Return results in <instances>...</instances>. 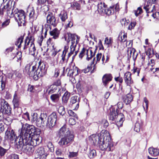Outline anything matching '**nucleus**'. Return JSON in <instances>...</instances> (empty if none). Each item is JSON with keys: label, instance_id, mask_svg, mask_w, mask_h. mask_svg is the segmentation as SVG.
Here are the masks:
<instances>
[{"label": "nucleus", "instance_id": "15", "mask_svg": "<svg viewBox=\"0 0 159 159\" xmlns=\"http://www.w3.org/2000/svg\"><path fill=\"white\" fill-rule=\"evenodd\" d=\"M47 116L46 114H41L40 117L36 120V123L37 125L39 127L46 125V120Z\"/></svg>", "mask_w": 159, "mask_h": 159}, {"label": "nucleus", "instance_id": "2", "mask_svg": "<svg viewBox=\"0 0 159 159\" xmlns=\"http://www.w3.org/2000/svg\"><path fill=\"white\" fill-rule=\"evenodd\" d=\"M12 1L9 0L6 6H4L2 9L3 11L6 10L7 11V14H13L16 20H17L19 26H21L22 24L24 25L25 22V16L24 11L22 10H18L17 8L14 10L12 9L11 10V3Z\"/></svg>", "mask_w": 159, "mask_h": 159}, {"label": "nucleus", "instance_id": "7", "mask_svg": "<svg viewBox=\"0 0 159 159\" xmlns=\"http://www.w3.org/2000/svg\"><path fill=\"white\" fill-rule=\"evenodd\" d=\"M118 111L117 108L115 110L114 108H111L109 114V119L111 120H114L117 116V120H119L117 122L116 125L118 126L121 127L122 125L123 122L125 120V118L122 113L118 114Z\"/></svg>", "mask_w": 159, "mask_h": 159}, {"label": "nucleus", "instance_id": "14", "mask_svg": "<svg viewBox=\"0 0 159 159\" xmlns=\"http://www.w3.org/2000/svg\"><path fill=\"white\" fill-rule=\"evenodd\" d=\"M47 21L48 23L54 27L56 26L58 22V20H56L54 15L50 12L48 13L47 16Z\"/></svg>", "mask_w": 159, "mask_h": 159}, {"label": "nucleus", "instance_id": "19", "mask_svg": "<svg viewBox=\"0 0 159 159\" xmlns=\"http://www.w3.org/2000/svg\"><path fill=\"white\" fill-rule=\"evenodd\" d=\"M131 74L129 72H126L124 74V79L127 85H130L133 83V81L131 77Z\"/></svg>", "mask_w": 159, "mask_h": 159}, {"label": "nucleus", "instance_id": "51", "mask_svg": "<svg viewBox=\"0 0 159 159\" xmlns=\"http://www.w3.org/2000/svg\"><path fill=\"white\" fill-rule=\"evenodd\" d=\"M141 126L138 122H136L135 125V127L134 128V130L138 132L140 131Z\"/></svg>", "mask_w": 159, "mask_h": 159}, {"label": "nucleus", "instance_id": "53", "mask_svg": "<svg viewBox=\"0 0 159 159\" xmlns=\"http://www.w3.org/2000/svg\"><path fill=\"white\" fill-rule=\"evenodd\" d=\"M8 159H19V156L15 154H12L8 156Z\"/></svg>", "mask_w": 159, "mask_h": 159}, {"label": "nucleus", "instance_id": "32", "mask_svg": "<svg viewBox=\"0 0 159 159\" xmlns=\"http://www.w3.org/2000/svg\"><path fill=\"white\" fill-rule=\"evenodd\" d=\"M86 52L87 55V60L88 61L91 59L95 55V53H93L91 50L86 49Z\"/></svg>", "mask_w": 159, "mask_h": 159}, {"label": "nucleus", "instance_id": "41", "mask_svg": "<svg viewBox=\"0 0 159 159\" xmlns=\"http://www.w3.org/2000/svg\"><path fill=\"white\" fill-rule=\"evenodd\" d=\"M7 150L8 149H5L0 146V157L4 156Z\"/></svg>", "mask_w": 159, "mask_h": 159}, {"label": "nucleus", "instance_id": "20", "mask_svg": "<svg viewBox=\"0 0 159 159\" xmlns=\"http://www.w3.org/2000/svg\"><path fill=\"white\" fill-rule=\"evenodd\" d=\"M112 76L111 74H106L104 75L102 78V82L104 86L107 84L111 80Z\"/></svg>", "mask_w": 159, "mask_h": 159}, {"label": "nucleus", "instance_id": "33", "mask_svg": "<svg viewBox=\"0 0 159 159\" xmlns=\"http://www.w3.org/2000/svg\"><path fill=\"white\" fill-rule=\"evenodd\" d=\"M49 88L50 89L48 91V94H51L55 92L57 89H58L59 91L60 89V88H58L56 86L52 84L50 85Z\"/></svg>", "mask_w": 159, "mask_h": 159}, {"label": "nucleus", "instance_id": "30", "mask_svg": "<svg viewBox=\"0 0 159 159\" xmlns=\"http://www.w3.org/2000/svg\"><path fill=\"white\" fill-rule=\"evenodd\" d=\"M149 3V4L144 6L143 7V8L145 10L147 13L152 12L153 11V9L155 8V5H152V4Z\"/></svg>", "mask_w": 159, "mask_h": 159}, {"label": "nucleus", "instance_id": "42", "mask_svg": "<svg viewBox=\"0 0 159 159\" xmlns=\"http://www.w3.org/2000/svg\"><path fill=\"white\" fill-rule=\"evenodd\" d=\"M52 47L53 49L51 50V55L52 57H54L56 55L57 52H60L61 50L59 49L58 51H57V50L56 49V48H54V45H53Z\"/></svg>", "mask_w": 159, "mask_h": 159}, {"label": "nucleus", "instance_id": "22", "mask_svg": "<svg viewBox=\"0 0 159 159\" xmlns=\"http://www.w3.org/2000/svg\"><path fill=\"white\" fill-rule=\"evenodd\" d=\"M70 93L66 91L64 94L62 98V104L64 105H67L68 100L70 98Z\"/></svg>", "mask_w": 159, "mask_h": 159}, {"label": "nucleus", "instance_id": "47", "mask_svg": "<svg viewBox=\"0 0 159 159\" xmlns=\"http://www.w3.org/2000/svg\"><path fill=\"white\" fill-rule=\"evenodd\" d=\"M63 152H65L64 148H58L57 149L56 152V154L58 156H60L62 154Z\"/></svg>", "mask_w": 159, "mask_h": 159}, {"label": "nucleus", "instance_id": "27", "mask_svg": "<svg viewBox=\"0 0 159 159\" xmlns=\"http://www.w3.org/2000/svg\"><path fill=\"white\" fill-rule=\"evenodd\" d=\"M50 35L52 36V38L56 39L58 38L59 34V31L57 29H55L52 31H49Z\"/></svg>", "mask_w": 159, "mask_h": 159}, {"label": "nucleus", "instance_id": "18", "mask_svg": "<svg viewBox=\"0 0 159 159\" xmlns=\"http://www.w3.org/2000/svg\"><path fill=\"white\" fill-rule=\"evenodd\" d=\"M12 102L15 108L19 107L20 103V97L18 95L16 91H15L13 96Z\"/></svg>", "mask_w": 159, "mask_h": 159}, {"label": "nucleus", "instance_id": "50", "mask_svg": "<svg viewBox=\"0 0 159 159\" xmlns=\"http://www.w3.org/2000/svg\"><path fill=\"white\" fill-rule=\"evenodd\" d=\"M86 49L84 48H83L80 52V53L79 55V57L81 59H82L85 53L86 54Z\"/></svg>", "mask_w": 159, "mask_h": 159}, {"label": "nucleus", "instance_id": "48", "mask_svg": "<svg viewBox=\"0 0 159 159\" xmlns=\"http://www.w3.org/2000/svg\"><path fill=\"white\" fill-rule=\"evenodd\" d=\"M132 52H136L135 49L132 48H128L127 50L128 55L129 56H131L132 54Z\"/></svg>", "mask_w": 159, "mask_h": 159}, {"label": "nucleus", "instance_id": "62", "mask_svg": "<svg viewBox=\"0 0 159 159\" xmlns=\"http://www.w3.org/2000/svg\"><path fill=\"white\" fill-rule=\"evenodd\" d=\"M102 54L101 53H98L97 54L96 56V61L95 62V64H96L99 61L102 57Z\"/></svg>", "mask_w": 159, "mask_h": 159}, {"label": "nucleus", "instance_id": "59", "mask_svg": "<svg viewBox=\"0 0 159 159\" xmlns=\"http://www.w3.org/2000/svg\"><path fill=\"white\" fill-rule=\"evenodd\" d=\"M111 7H112V8L113 9L114 12H117L119 10V6L118 3L116 4L115 6H111Z\"/></svg>", "mask_w": 159, "mask_h": 159}, {"label": "nucleus", "instance_id": "12", "mask_svg": "<svg viewBox=\"0 0 159 159\" xmlns=\"http://www.w3.org/2000/svg\"><path fill=\"white\" fill-rule=\"evenodd\" d=\"M57 120V116L55 113H52L46 120V126L50 128H52L56 124Z\"/></svg>", "mask_w": 159, "mask_h": 159}, {"label": "nucleus", "instance_id": "10", "mask_svg": "<svg viewBox=\"0 0 159 159\" xmlns=\"http://www.w3.org/2000/svg\"><path fill=\"white\" fill-rule=\"evenodd\" d=\"M40 134H32L31 136L29 138L26 137V139H24L25 141V143H27L30 144L33 147L39 144L41 142V138Z\"/></svg>", "mask_w": 159, "mask_h": 159}, {"label": "nucleus", "instance_id": "24", "mask_svg": "<svg viewBox=\"0 0 159 159\" xmlns=\"http://www.w3.org/2000/svg\"><path fill=\"white\" fill-rule=\"evenodd\" d=\"M149 153L153 156H156L159 154V150L158 149L153 147H150L148 149Z\"/></svg>", "mask_w": 159, "mask_h": 159}, {"label": "nucleus", "instance_id": "38", "mask_svg": "<svg viewBox=\"0 0 159 159\" xmlns=\"http://www.w3.org/2000/svg\"><path fill=\"white\" fill-rule=\"evenodd\" d=\"M97 155L96 152L95 150H90L88 154L89 157L90 158H93Z\"/></svg>", "mask_w": 159, "mask_h": 159}, {"label": "nucleus", "instance_id": "8", "mask_svg": "<svg viewBox=\"0 0 159 159\" xmlns=\"http://www.w3.org/2000/svg\"><path fill=\"white\" fill-rule=\"evenodd\" d=\"M25 140L21 139L16 146L18 149L21 151L28 155H31L34 151V147L28 143H25Z\"/></svg>", "mask_w": 159, "mask_h": 159}, {"label": "nucleus", "instance_id": "49", "mask_svg": "<svg viewBox=\"0 0 159 159\" xmlns=\"http://www.w3.org/2000/svg\"><path fill=\"white\" fill-rule=\"evenodd\" d=\"M47 146L50 152H52L54 151V147L52 142H49L48 143Z\"/></svg>", "mask_w": 159, "mask_h": 159}, {"label": "nucleus", "instance_id": "23", "mask_svg": "<svg viewBox=\"0 0 159 159\" xmlns=\"http://www.w3.org/2000/svg\"><path fill=\"white\" fill-rule=\"evenodd\" d=\"M29 49L30 51L29 54L33 56L34 55L36 51V48L34 43L32 41H31L30 39L29 41Z\"/></svg>", "mask_w": 159, "mask_h": 159}, {"label": "nucleus", "instance_id": "55", "mask_svg": "<svg viewBox=\"0 0 159 159\" xmlns=\"http://www.w3.org/2000/svg\"><path fill=\"white\" fill-rule=\"evenodd\" d=\"M27 91L30 92L34 93L35 91L34 87L32 85H29L28 86Z\"/></svg>", "mask_w": 159, "mask_h": 159}, {"label": "nucleus", "instance_id": "4", "mask_svg": "<svg viewBox=\"0 0 159 159\" xmlns=\"http://www.w3.org/2000/svg\"><path fill=\"white\" fill-rule=\"evenodd\" d=\"M107 132V130L104 131L105 135L102 136L100 140L98 141V144L99 148L102 151H112L114 149V147L109 134Z\"/></svg>", "mask_w": 159, "mask_h": 159}, {"label": "nucleus", "instance_id": "46", "mask_svg": "<svg viewBox=\"0 0 159 159\" xmlns=\"http://www.w3.org/2000/svg\"><path fill=\"white\" fill-rule=\"evenodd\" d=\"M129 22V20H126L125 18H123L120 20L121 25L124 26L127 25Z\"/></svg>", "mask_w": 159, "mask_h": 159}, {"label": "nucleus", "instance_id": "37", "mask_svg": "<svg viewBox=\"0 0 159 159\" xmlns=\"http://www.w3.org/2000/svg\"><path fill=\"white\" fill-rule=\"evenodd\" d=\"M28 12H30L29 16L30 18H34L36 17L34 12V10L32 7L29 9Z\"/></svg>", "mask_w": 159, "mask_h": 159}, {"label": "nucleus", "instance_id": "44", "mask_svg": "<svg viewBox=\"0 0 159 159\" xmlns=\"http://www.w3.org/2000/svg\"><path fill=\"white\" fill-rule=\"evenodd\" d=\"M78 68L77 67H75L73 70L72 69L69 70V71L71 73L70 75V76H72L74 73H75V75H76L78 73Z\"/></svg>", "mask_w": 159, "mask_h": 159}, {"label": "nucleus", "instance_id": "36", "mask_svg": "<svg viewBox=\"0 0 159 159\" xmlns=\"http://www.w3.org/2000/svg\"><path fill=\"white\" fill-rule=\"evenodd\" d=\"M23 37L21 36L17 39V40L16 42L15 45L18 46V48H20L21 47V44L23 42Z\"/></svg>", "mask_w": 159, "mask_h": 159}, {"label": "nucleus", "instance_id": "9", "mask_svg": "<svg viewBox=\"0 0 159 159\" xmlns=\"http://www.w3.org/2000/svg\"><path fill=\"white\" fill-rule=\"evenodd\" d=\"M61 137L58 142V144L61 147L64 148L71 144L74 141V135H70Z\"/></svg>", "mask_w": 159, "mask_h": 159}, {"label": "nucleus", "instance_id": "25", "mask_svg": "<svg viewBox=\"0 0 159 159\" xmlns=\"http://www.w3.org/2000/svg\"><path fill=\"white\" fill-rule=\"evenodd\" d=\"M133 98L132 95L128 94L123 98L124 102L127 105L129 104L133 100Z\"/></svg>", "mask_w": 159, "mask_h": 159}, {"label": "nucleus", "instance_id": "3", "mask_svg": "<svg viewBox=\"0 0 159 159\" xmlns=\"http://www.w3.org/2000/svg\"><path fill=\"white\" fill-rule=\"evenodd\" d=\"M20 122L22 124L20 133L21 139H26V137L29 138L31 136L32 134L33 135L40 134L41 130L27 123L25 124L23 120H21Z\"/></svg>", "mask_w": 159, "mask_h": 159}, {"label": "nucleus", "instance_id": "54", "mask_svg": "<svg viewBox=\"0 0 159 159\" xmlns=\"http://www.w3.org/2000/svg\"><path fill=\"white\" fill-rule=\"evenodd\" d=\"M78 155V152H69L68 157L70 158H72L77 157Z\"/></svg>", "mask_w": 159, "mask_h": 159}, {"label": "nucleus", "instance_id": "45", "mask_svg": "<svg viewBox=\"0 0 159 159\" xmlns=\"http://www.w3.org/2000/svg\"><path fill=\"white\" fill-rule=\"evenodd\" d=\"M11 123V119L9 117L4 118L2 123L6 125V126L9 125Z\"/></svg>", "mask_w": 159, "mask_h": 159}, {"label": "nucleus", "instance_id": "60", "mask_svg": "<svg viewBox=\"0 0 159 159\" xmlns=\"http://www.w3.org/2000/svg\"><path fill=\"white\" fill-rule=\"evenodd\" d=\"M69 124L71 125H74L76 123L75 119L72 118H70L69 119Z\"/></svg>", "mask_w": 159, "mask_h": 159}, {"label": "nucleus", "instance_id": "1", "mask_svg": "<svg viewBox=\"0 0 159 159\" xmlns=\"http://www.w3.org/2000/svg\"><path fill=\"white\" fill-rule=\"evenodd\" d=\"M47 70L46 63L40 61L39 62L38 65H36L32 66L30 64H27L25 67L24 72L37 80L46 74Z\"/></svg>", "mask_w": 159, "mask_h": 159}, {"label": "nucleus", "instance_id": "52", "mask_svg": "<svg viewBox=\"0 0 159 159\" xmlns=\"http://www.w3.org/2000/svg\"><path fill=\"white\" fill-rule=\"evenodd\" d=\"M142 12V10L140 7H139L137 10L134 11V13L136 16H137L141 14Z\"/></svg>", "mask_w": 159, "mask_h": 159}, {"label": "nucleus", "instance_id": "56", "mask_svg": "<svg viewBox=\"0 0 159 159\" xmlns=\"http://www.w3.org/2000/svg\"><path fill=\"white\" fill-rule=\"evenodd\" d=\"M133 73H135L136 72L137 73V75H139V73L140 71V68L136 67H134L133 69L132 70Z\"/></svg>", "mask_w": 159, "mask_h": 159}, {"label": "nucleus", "instance_id": "6", "mask_svg": "<svg viewBox=\"0 0 159 159\" xmlns=\"http://www.w3.org/2000/svg\"><path fill=\"white\" fill-rule=\"evenodd\" d=\"M5 138L11 143H15L16 146L21 140L20 135L17 137L14 131L10 126L7 127L5 134Z\"/></svg>", "mask_w": 159, "mask_h": 159}, {"label": "nucleus", "instance_id": "39", "mask_svg": "<svg viewBox=\"0 0 159 159\" xmlns=\"http://www.w3.org/2000/svg\"><path fill=\"white\" fill-rule=\"evenodd\" d=\"M71 7L74 9L78 10H80L81 8L80 5L77 2H73V5H71Z\"/></svg>", "mask_w": 159, "mask_h": 159}, {"label": "nucleus", "instance_id": "43", "mask_svg": "<svg viewBox=\"0 0 159 159\" xmlns=\"http://www.w3.org/2000/svg\"><path fill=\"white\" fill-rule=\"evenodd\" d=\"M79 102H77L73 104L69 105V107H71L73 110H76L79 107Z\"/></svg>", "mask_w": 159, "mask_h": 159}, {"label": "nucleus", "instance_id": "63", "mask_svg": "<svg viewBox=\"0 0 159 159\" xmlns=\"http://www.w3.org/2000/svg\"><path fill=\"white\" fill-rule=\"evenodd\" d=\"M68 113L69 115L70 116H74L77 118L76 114L72 110H69L68 111Z\"/></svg>", "mask_w": 159, "mask_h": 159}, {"label": "nucleus", "instance_id": "57", "mask_svg": "<svg viewBox=\"0 0 159 159\" xmlns=\"http://www.w3.org/2000/svg\"><path fill=\"white\" fill-rule=\"evenodd\" d=\"M61 83L60 80H58L55 81L53 84L52 85H55L58 88H60L59 87L61 85Z\"/></svg>", "mask_w": 159, "mask_h": 159}, {"label": "nucleus", "instance_id": "34", "mask_svg": "<svg viewBox=\"0 0 159 159\" xmlns=\"http://www.w3.org/2000/svg\"><path fill=\"white\" fill-rule=\"evenodd\" d=\"M80 102V100L79 98L76 96H73L70 99V103L69 105L73 104L77 102Z\"/></svg>", "mask_w": 159, "mask_h": 159}, {"label": "nucleus", "instance_id": "13", "mask_svg": "<svg viewBox=\"0 0 159 159\" xmlns=\"http://www.w3.org/2000/svg\"><path fill=\"white\" fill-rule=\"evenodd\" d=\"M11 108L7 102L4 99H2L1 102V111L2 113L9 115L11 114Z\"/></svg>", "mask_w": 159, "mask_h": 159}, {"label": "nucleus", "instance_id": "61", "mask_svg": "<svg viewBox=\"0 0 159 159\" xmlns=\"http://www.w3.org/2000/svg\"><path fill=\"white\" fill-rule=\"evenodd\" d=\"M102 124L103 125L104 128H106L109 125L107 121L105 119H103L102 120Z\"/></svg>", "mask_w": 159, "mask_h": 159}, {"label": "nucleus", "instance_id": "31", "mask_svg": "<svg viewBox=\"0 0 159 159\" xmlns=\"http://www.w3.org/2000/svg\"><path fill=\"white\" fill-rule=\"evenodd\" d=\"M59 17L62 21H65L68 17L66 11L65 10L61 11L59 15Z\"/></svg>", "mask_w": 159, "mask_h": 159}, {"label": "nucleus", "instance_id": "11", "mask_svg": "<svg viewBox=\"0 0 159 159\" xmlns=\"http://www.w3.org/2000/svg\"><path fill=\"white\" fill-rule=\"evenodd\" d=\"M98 11L99 12L103 13L110 15L114 13L112 7L107 9V5L104 2H100L98 5Z\"/></svg>", "mask_w": 159, "mask_h": 159}, {"label": "nucleus", "instance_id": "58", "mask_svg": "<svg viewBox=\"0 0 159 159\" xmlns=\"http://www.w3.org/2000/svg\"><path fill=\"white\" fill-rule=\"evenodd\" d=\"M136 23L135 22H131L128 26V29L131 30L133 29L136 25Z\"/></svg>", "mask_w": 159, "mask_h": 159}, {"label": "nucleus", "instance_id": "17", "mask_svg": "<svg viewBox=\"0 0 159 159\" xmlns=\"http://www.w3.org/2000/svg\"><path fill=\"white\" fill-rule=\"evenodd\" d=\"M59 135L60 137L67 136L70 135H74L72 132L66 129L65 126H63L60 129Z\"/></svg>", "mask_w": 159, "mask_h": 159}, {"label": "nucleus", "instance_id": "40", "mask_svg": "<svg viewBox=\"0 0 159 159\" xmlns=\"http://www.w3.org/2000/svg\"><path fill=\"white\" fill-rule=\"evenodd\" d=\"M58 112L62 116H63L65 113V108L63 106H61L59 107L58 109Z\"/></svg>", "mask_w": 159, "mask_h": 159}, {"label": "nucleus", "instance_id": "28", "mask_svg": "<svg viewBox=\"0 0 159 159\" xmlns=\"http://www.w3.org/2000/svg\"><path fill=\"white\" fill-rule=\"evenodd\" d=\"M60 96L61 94L60 93L53 94L51 95L50 98L52 102L56 103L58 102L59 101Z\"/></svg>", "mask_w": 159, "mask_h": 159}, {"label": "nucleus", "instance_id": "35", "mask_svg": "<svg viewBox=\"0 0 159 159\" xmlns=\"http://www.w3.org/2000/svg\"><path fill=\"white\" fill-rule=\"evenodd\" d=\"M68 47H66L65 46L64 47V50H63L62 52V54L61 55V60L62 61H65V57L66 55L67 52L68 51Z\"/></svg>", "mask_w": 159, "mask_h": 159}, {"label": "nucleus", "instance_id": "16", "mask_svg": "<svg viewBox=\"0 0 159 159\" xmlns=\"http://www.w3.org/2000/svg\"><path fill=\"white\" fill-rule=\"evenodd\" d=\"M103 133V131L101 132L100 137L95 134L91 135L89 138V141L90 143L94 145L98 143V141L100 140L102 136H104V134L102 135Z\"/></svg>", "mask_w": 159, "mask_h": 159}, {"label": "nucleus", "instance_id": "21", "mask_svg": "<svg viewBox=\"0 0 159 159\" xmlns=\"http://www.w3.org/2000/svg\"><path fill=\"white\" fill-rule=\"evenodd\" d=\"M29 41L30 39L27 37L25 41V44L23 48L22 52L25 54H29L30 51L29 49Z\"/></svg>", "mask_w": 159, "mask_h": 159}, {"label": "nucleus", "instance_id": "29", "mask_svg": "<svg viewBox=\"0 0 159 159\" xmlns=\"http://www.w3.org/2000/svg\"><path fill=\"white\" fill-rule=\"evenodd\" d=\"M38 155L40 156H42L43 158L46 157L47 155V154L46 152L45 149L43 147L39 148L37 150Z\"/></svg>", "mask_w": 159, "mask_h": 159}, {"label": "nucleus", "instance_id": "5", "mask_svg": "<svg viewBox=\"0 0 159 159\" xmlns=\"http://www.w3.org/2000/svg\"><path fill=\"white\" fill-rule=\"evenodd\" d=\"M80 37L75 34L68 33L65 38L66 40H67L68 42L71 41V45L70 46V52L68 55L67 59L70 56L74 54L77 44L78 43Z\"/></svg>", "mask_w": 159, "mask_h": 159}, {"label": "nucleus", "instance_id": "64", "mask_svg": "<svg viewBox=\"0 0 159 159\" xmlns=\"http://www.w3.org/2000/svg\"><path fill=\"white\" fill-rule=\"evenodd\" d=\"M23 117L26 120H30L29 114L27 112L24 114L23 116Z\"/></svg>", "mask_w": 159, "mask_h": 159}, {"label": "nucleus", "instance_id": "26", "mask_svg": "<svg viewBox=\"0 0 159 159\" xmlns=\"http://www.w3.org/2000/svg\"><path fill=\"white\" fill-rule=\"evenodd\" d=\"M118 40L120 42H126L127 40V34L124 33H120L118 37Z\"/></svg>", "mask_w": 159, "mask_h": 159}]
</instances>
